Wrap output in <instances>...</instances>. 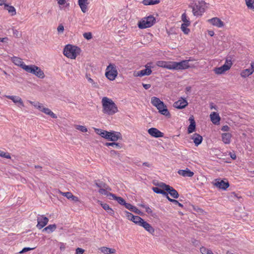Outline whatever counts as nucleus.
Here are the masks:
<instances>
[{"mask_svg":"<svg viewBox=\"0 0 254 254\" xmlns=\"http://www.w3.org/2000/svg\"><path fill=\"white\" fill-rule=\"evenodd\" d=\"M103 112L109 115H113L118 111L115 103L110 99L104 97L102 100Z\"/></svg>","mask_w":254,"mask_h":254,"instance_id":"nucleus-1","label":"nucleus"},{"mask_svg":"<svg viewBox=\"0 0 254 254\" xmlns=\"http://www.w3.org/2000/svg\"><path fill=\"white\" fill-rule=\"evenodd\" d=\"M193 2L189 5L192 9L194 16H201L205 12L206 3L203 0H193Z\"/></svg>","mask_w":254,"mask_h":254,"instance_id":"nucleus-2","label":"nucleus"},{"mask_svg":"<svg viewBox=\"0 0 254 254\" xmlns=\"http://www.w3.org/2000/svg\"><path fill=\"white\" fill-rule=\"evenodd\" d=\"M151 103L154 106L157 108L161 114L166 117H170V114L166 105L159 98L155 96L152 97L151 99Z\"/></svg>","mask_w":254,"mask_h":254,"instance_id":"nucleus-3","label":"nucleus"},{"mask_svg":"<svg viewBox=\"0 0 254 254\" xmlns=\"http://www.w3.org/2000/svg\"><path fill=\"white\" fill-rule=\"evenodd\" d=\"M80 51V49L78 47L67 44L64 49L63 54L68 58L75 59L77 54H79Z\"/></svg>","mask_w":254,"mask_h":254,"instance_id":"nucleus-4","label":"nucleus"},{"mask_svg":"<svg viewBox=\"0 0 254 254\" xmlns=\"http://www.w3.org/2000/svg\"><path fill=\"white\" fill-rule=\"evenodd\" d=\"M155 18L152 15H149L144 17L138 23V26L140 29H145L151 27L155 23Z\"/></svg>","mask_w":254,"mask_h":254,"instance_id":"nucleus-5","label":"nucleus"},{"mask_svg":"<svg viewBox=\"0 0 254 254\" xmlns=\"http://www.w3.org/2000/svg\"><path fill=\"white\" fill-rule=\"evenodd\" d=\"M193 61L190 57L188 60H183L179 62H172V70H184L189 68L190 66L189 62Z\"/></svg>","mask_w":254,"mask_h":254,"instance_id":"nucleus-6","label":"nucleus"},{"mask_svg":"<svg viewBox=\"0 0 254 254\" xmlns=\"http://www.w3.org/2000/svg\"><path fill=\"white\" fill-rule=\"evenodd\" d=\"M118 75L116 66L113 64H110L106 69L105 75L110 80H114Z\"/></svg>","mask_w":254,"mask_h":254,"instance_id":"nucleus-7","label":"nucleus"},{"mask_svg":"<svg viewBox=\"0 0 254 254\" xmlns=\"http://www.w3.org/2000/svg\"><path fill=\"white\" fill-rule=\"evenodd\" d=\"M158 186L162 188L164 190L166 191V192L169 193L173 198H178L179 197V194L178 191L173 187L168 185H166L165 183L163 182L158 184Z\"/></svg>","mask_w":254,"mask_h":254,"instance_id":"nucleus-8","label":"nucleus"},{"mask_svg":"<svg viewBox=\"0 0 254 254\" xmlns=\"http://www.w3.org/2000/svg\"><path fill=\"white\" fill-rule=\"evenodd\" d=\"M49 219L44 215H38L37 217V224L36 227L39 229L44 228L48 223Z\"/></svg>","mask_w":254,"mask_h":254,"instance_id":"nucleus-9","label":"nucleus"},{"mask_svg":"<svg viewBox=\"0 0 254 254\" xmlns=\"http://www.w3.org/2000/svg\"><path fill=\"white\" fill-rule=\"evenodd\" d=\"M214 185L219 189L225 190L230 186L228 181H224L220 179H215Z\"/></svg>","mask_w":254,"mask_h":254,"instance_id":"nucleus-10","label":"nucleus"},{"mask_svg":"<svg viewBox=\"0 0 254 254\" xmlns=\"http://www.w3.org/2000/svg\"><path fill=\"white\" fill-rule=\"evenodd\" d=\"M188 105V103L187 100L181 97L179 100L174 103L173 106L177 109H182L187 106Z\"/></svg>","mask_w":254,"mask_h":254,"instance_id":"nucleus-11","label":"nucleus"},{"mask_svg":"<svg viewBox=\"0 0 254 254\" xmlns=\"http://www.w3.org/2000/svg\"><path fill=\"white\" fill-rule=\"evenodd\" d=\"M207 21L213 26L218 28H221L224 26V23L220 18L216 17L208 19Z\"/></svg>","mask_w":254,"mask_h":254,"instance_id":"nucleus-12","label":"nucleus"},{"mask_svg":"<svg viewBox=\"0 0 254 254\" xmlns=\"http://www.w3.org/2000/svg\"><path fill=\"white\" fill-rule=\"evenodd\" d=\"M148 133L152 136L158 138L164 136V133L155 127H151L148 130Z\"/></svg>","mask_w":254,"mask_h":254,"instance_id":"nucleus-13","label":"nucleus"},{"mask_svg":"<svg viewBox=\"0 0 254 254\" xmlns=\"http://www.w3.org/2000/svg\"><path fill=\"white\" fill-rule=\"evenodd\" d=\"M6 97L7 99L11 100L19 107L21 108V107H23L24 106L21 98L19 96H13V95H11V96L7 95V96H6Z\"/></svg>","mask_w":254,"mask_h":254,"instance_id":"nucleus-14","label":"nucleus"},{"mask_svg":"<svg viewBox=\"0 0 254 254\" xmlns=\"http://www.w3.org/2000/svg\"><path fill=\"white\" fill-rule=\"evenodd\" d=\"M145 67V69L137 71L136 76L141 77L150 75L152 73L151 67L147 64Z\"/></svg>","mask_w":254,"mask_h":254,"instance_id":"nucleus-15","label":"nucleus"},{"mask_svg":"<svg viewBox=\"0 0 254 254\" xmlns=\"http://www.w3.org/2000/svg\"><path fill=\"white\" fill-rule=\"evenodd\" d=\"M231 67V64H224L223 65L219 67H216L214 69V71L216 74H221L223 73L224 72L226 71L227 70H229Z\"/></svg>","mask_w":254,"mask_h":254,"instance_id":"nucleus-16","label":"nucleus"},{"mask_svg":"<svg viewBox=\"0 0 254 254\" xmlns=\"http://www.w3.org/2000/svg\"><path fill=\"white\" fill-rule=\"evenodd\" d=\"M122 139V136L120 132L111 131V135H110L108 140L116 141Z\"/></svg>","mask_w":254,"mask_h":254,"instance_id":"nucleus-17","label":"nucleus"},{"mask_svg":"<svg viewBox=\"0 0 254 254\" xmlns=\"http://www.w3.org/2000/svg\"><path fill=\"white\" fill-rule=\"evenodd\" d=\"M189 120L190 121V124L188 127V133H191L195 130L196 124L194 118L192 116L190 117Z\"/></svg>","mask_w":254,"mask_h":254,"instance_id":"nucleus-18","label":"nucleus"},{"mask_svg":"<svg viewBox=\"0 0 254 254\" xmlns=\"http://www.w3.org/2000/svg\"><path fill=\"white\" fill-rule=\"evenodd\" d=\"M172 62H167V61H159L157 62V65L165 68L168 69L172 70V65L171 64Z\"/></svg>","mask_w":254,"mask_h":254,"instance_id":"nucleus-19","label":"nucleus"},{"mask_svg":"<svg viewBox=\"0 0 254 254\" xmlns=\"http://www.w3.org/2000/svg\"><path fill=\"white\" fill-rule=\"evenodd\" d=\"M191 138L193 140L195 145L196 146L200 144L203 140L202 137L197 133H194L191 136Z\"/></svg>","mask_w":254,"mask_h":254,"instance_id":"nucleus-20","label":"nucleus"},{"mask_svg":"<svg viewBox=\"0 0 254 254\" xmlns=\"http://www.w3.org/2000/svg\"><path fill=\"white\" fill-rule=\"evenodd\" d=\"M140 226L143 227L146 231L150 234H153L154 232L153 227L144 220L142 222L141 224H140Z\"/></svg>","mask_w":254,"mask_h":254,"instance_id":"nucleus-21","label":"nucleus"},{"mask_svg":"<svg viewBox=\"0 0 254 254\" xmlns=\"http://www.w3.org/2000/svg\"><path fill=\"white\" fill-rule=\"evenodd\" d=\"M178 173L184 177H191L194 175V173L188 168L186 170H179Z\"/></svg>","mask_w":254,"mask_h":254,"instance_id":"nucleus-22","label":"nucleus"},{"mask_svg":"<svg viewBox=\"0 0 254 254\" xmlns=\"http://www.w3.org/2000/svg\"><path fill=\"white\" fill-rule=\"evenodd\" d=\"M210 117L211 122L214 125H218L219 124L220 117L218 113L216 112H212L210 114Z\"/></svg>","mask_w":254,"mask_h":254,"instance_id":"nucleus-23","label":"nucleus"},{"mask_svg":"<svg viewBox=\"0 0 254 254\" xmlns=\"http://www.w3.org/2000/svg\"><path fill=\"white\" fill-rule=\"evenodd\" d=\"M98 203L101 205L102 208L105 210L109 214L113 215L114 214V211L111 208L110 206L107 203H104L102 201L99 200Z\"/></svg>","mask_w":254,"mask_h":254,"instance_id":"nucleus-24","label":"nucleus"},{"mask_svg":"<svg viewBox=\"0 0 254 254\" xmlns=\"http://www.w3.org/2000/svg\"><path fill=\"white\" fill-rule=\"evenodd\" d=\"M34 72H32V73L36 75L39 78H43L45 77V74L44 72L41 69L40 67L37 66L34 67Z\"/></svg>","mask_w":254,"mask_h":254,"instance_id":"nucleus-25","label":"nucleus"},{"mask_svg":"<svg viewBox=\"0 0 254 254\" xmlns=\"http://www.w3.org/2000/svg\"><path fill=\"white\" fill-rule=\"evenodd\" d=\"M222 140L224 143L229 144L231 142L232 134L230 133H223L221 134Z\"/></svg>","mask_w":254,"mask_h":254,"instance_id":"nucleus-26","label":"nucleus"},{"mask_svg":"<svg viewBox=\"0 0 254 254\" xmlns=\"http://www.w3.org/2000/svg\"><path fill=\"white\" fill-rule=\"evenodd\" d=\"M78 3L81 11L85 13L87 10L88 0H78Z\"/></svg>","mask_w":254,"mask_h":254,"instance_id":"nucleus-27","label":"nucleus"},{"mask_svg":"<svg viewBox=\"0 0 254 254\" xmlns=\"http://www.w3.org/2000/svg\"><path fill=\"white\" fill-rule=\"evenodd\" d=\"M57 228V225L55 224H50L47 226L46 227L44 228L42 230V232H46L48 234H50L51 233H52L54 232Z\"/></svg>","mask_w":254,"mask_h":254,"instance_id":"nucleus-28","label":"nucleus"},{"mask_svg":"<svg viewBox=\"0 0 254 254\" xmlns=\"http://www.w3.org/2000/svg\"><path fill=\"white\" fill-rule=\"evenodd\" d=\"M101 252L105 254H115L116 250L114 249L109 248L106 247H101L100 249Z\"/></svg>","mask_w":254,"mask_h":254,"instance_id":"nucleus-29","label":"nucleus"},{"mask_svg":"<svg viewBox=\"0 0 254 254\" xmlns=\"http://www.w3.org/2000/svg\"><path fill=\"white\" fill-rule=\"evenodd\" d=\"M94 184L97 187H98L100 189L105 188V189H107L108 188V186H107V185L106 184H105V183H104L103 182H102L99 180H95Z\"/></svg>","mask_w":254,"mask_h":254,"instance_id":"nucleus-30","label":"nucleus"},{"mask_svg":"<svg viewBox=\"0 0 254 254\" xmlns=\"http://www.w3.org/2000/svg\"><path fill=\"white\" fill-rule=\"evenodd\" d=\"M42 112L44 113L45 114L49 115L51 117H52L53 119H56L57 118V115L54 114L50 109L44 107V108H42Z\"/></svg>","mask_w":254,"mask_h":254,"instance_id":"nucleus-31","label":"nucleus"},{"mask_svg":"<svg viewBox=\"0 0 254 254\" xmlns=\"http://www.w3.org/2000/svg\"><path fill=\"white\" fill-rule=\"evenodd\" d=\"M109 199L116 200L121 205H124L126 202V200L123 197L117 196L115 194L113 195L112 198L109 197Z\"/></svg>","mask_w":254,"mask_h":254,"instance_id":"nucleus-32","label":"nucleus"},{"mask_svg":"<svg viewBox=\"0 0 254 254\" xmlns=\"http://www.w3.org/2000/svg\"><path fill=\"white\" fill-rule=\"evenodd\" d=\"M35 66V65H27L25 64V63L23 64H22L21 68L24 69L26 71L29 73H32V72H34V67Z\"/></svg>","mask_w":254,"mask_h":254,"instance_id":"nucleus-33","label":"nucleus"},{"mask_svg":"<svg viewBox=\"0 0 254 254\" xmlns=\"http://www.w3.org/2000/svg\"><path fill=\"white\" fill-rule=\"evenodd\" d=\"M4 9L8 11V12L11 15H14L16 14V10L15 8L11 5H9L8 4H5Z\"/></svg>","mask_w":254,"mask_h":254,"instance_id":"nucleus-34","label":"nucleus"},{"mask_svg":"<svg viewBox=\"0 0 254 254\" xmlns=\"http://www.w3.org/2000/svg\"><path fill=\"white\" fill-rule=\"evenodd\" d=\"M160 0H143L142 3L145 5H154L159 3Z\"/></svg>","mask_w":254,"mask_h":254,"instance_id":"nucleus-35","label":"nucleus"},{"mask_svg":"<svg viewBox=\"0 0 254 254\" xmlns=\"http://www.w3.org/2000/svg\"><path fill=\"white\" fill-rule=\"evenodd\" d=\"M106 189L103 188V189H100L98 190V192L102 194L105 195L107 196L109 198L111 197L112 198L113 195L114 194V193L108 192L106 190Z\"/></svg>","mask_w":254,"mask_h":254,"instance_id":"nucleus-36","label":"nucleus"},{"mask_svg":"<svg viewBox=\"0 0 254 254\" xmlns=\"http://www.w3.org/2000/svg\"><path fill=\"white\" fill-rule=\"evenodd\" d=\"M152 190L156 193L162 194L165 196H167L168 193L165 192L164 190H161L159 187H153Z\"/></svg>","mask_w":254,"mask_h":254,"instance_id":"nucleus-37","label":"nucleus"},{"mask_svg":"<svg viewBox=\"0 0 254 254\" xmlns=\"http://www.w3.org/2000/svg\"><path fill=\"white\" fill-rule=\"evenodd\" d=\"M13 62L15 65L22 67V64H23L24 63L22 61L21 59L16 57H13L12 59Z\"/></svg>","mask_w":254,"mask_h":254,"instance_id":"nucleus-38","label":"nucleus"},{"mask_svg":"<svg viewBox=\"0 0 254 254\" xmlns=\"http://www.w3.org/2000/svg\"><path fill=\"white\" fill-rule=\"evenodd\" d=\"M144 220L142 218L138 216H134L132 217L131 221L134 222L135 224L140 226L142 222Z\"/></svg>","mask_w":254,"mask_h":254,"instance_id":"nucleus-39","label":"nucleus"},{"mask_svg":"<svg viewBox=\"0 0 254 254\" xmlns=\"http://www.w3.org/2000/svg\"><path fill=\"white\" fill-rule=\"evenodd\" d=\"M253 73V70L252 69H250V68H247L243 70L242 71L241 75L242 77H246L251 75Z\"/></svg>","mask_w":254,"mask_h":254,"instance_id":"nucleus-40","label":"nucleus"},{"mask_svg":"<svg viewBox=\"0 0 254 254\" xmlns=\"http://www.w3.org/2000/svg\"><path fill=\"white\" fill-rule=\"evenodd\" d=\"M189 26L188 23H183L181 25V29L185 34H188L190 32V29L187 28Z\"/></svg>","mask_w":254,"mask_h":254,"instance_id":"nucleus-41","label":"nucleus"},{"mask_svg":"<svg viewBox=\"0 0 254 254\" xmlns=\"http://www.w3.org/2000/svg\"><path fill=\"white\" fill-rule=\"evenodd\" d=\"M105 145L106 146H111L113 147L116 148H121L122 147V144L119 143L117 142H106Z\"/></svg>","mask_w":254,"mask_h":254,"instance_id":"nucleus-42","label":"nucleus"},{"mask_svg":"<svg viewBox=\"0 0 254 254\" xmlns=\"http://www.w3.org/2000/svg\"><path fill=\"white\" fill-rule=\"evenodd\" d=\"M166 197L169 201L172 202L173 204L175 205H178L181 207H183V205L182 203H180L178 200L175 199L170 198L169 196H168V194H167V196H166Z\"/></svg>","mask_w":254,"mask_h":254,"instance_id":"nucleus-43","label":"nucleus"},{"mask_svg":"<svg viewBox=\"0 0 254 254\" xmlns=\"http://www.w3.org/2000/svg\"><path fill=\"white\" fill-rule=\"evenodd\" d=\"M95 131L97 134L100 135L101 137L104 138L106 136L105 132H107V130H103L100 128L95 129Z\"/></svg>","mask_w":254,"mask_h":254,"instance_id":"nucleus-44","label":"nucleus"},{"mask_svg":"<svg viewBox=\"0 0 254 254\" xmlns=\"http://www.w3.org/2000/svg\"><path fill=\"white\" fill-rule=\"evenodd\" d=\"M182 20L183 21V23H188L189 25H190V22L189 19L187 18V14L185 12L182 15Z\"/></svg>","mask_w":254,"mask_h":254,"instance_id":"nucleus-45","label":"nucleus"},{"mask_svg":"<svg viewBox=\"0 0 254 254\" xmlns=\"http://www.w3.org/2000/svg\"><path fill=\"white\" fill-rule=\"evenodd\" d=\"M0 156L7 158V159H10V155L9 153H6L5 152L1 151L0 150Z\"/></svg>","mask_w":254,"mask_h":254,"instance_id":"nucleus-46","label":"nucleus"},{"mask_svg":"<svg viewBox=\"0 0 254 254\" xmlns=\"http://www.w3.org/2000/svg\"><path fill=\"white\" fill-rule=\"evenodd\" d=\"M76 129H77L83 132H85L87 131V128L85 126H80V125L76 126Z\"/></svg>","mask_w":254,"mask_h":254,"instance_id":"nucleus-47","label":"nucleus"},{"mask_svg":"<svg viewBox=\"0 0 254 254\" xmlns=\"http://www.w3.org/2000/svg\"><path fill=\"white\" fill-rule=\"evenodd\" d=\"M124 212L126 217L128 220L131 221L132 219V217H133L134 215L132 213L128 212L127 211H126V210Z\"/></svg>","mask_w":254,"mask_h":254,"instance_id":"nucleus-48","label":"nucleus"},{"mask_svg":"<svg viewBox=\"0 0 254 254\" xmlns=\"http://www.w3.org/2000/svg\"><path fill=\"white\" fill-rule=\"evenodd\" d=\"M83 36L87 40H90L92 38V35L91 32H85L83 33Z\"/></svg>","mask_w":254,"mask_h":254,"instance_id":"nucleus-49","label":"nucleus"},{"mask_svg":"<svg viewBox=\"0 0 254 254\" xmlns=\"http://www.w3.org/2000/svg\"><path fill=\"white\" fill-rule=\"evenodd\" d=\"M12 31L13 36L16 38H19L22 36V34L17 30L12 28Z\"/></svg>","mask_w":254,"mask_h":254,"instance_id":"nucleus-50","label":"nucleus"},{"mask_svg":"<svg viewBox=\"0 0 254 254\" xmlns=\"http://www.w3.org/2000/svg\"><path fill=\"white\" fill-rule=\"evenodd\" d=\"M34 106L35 108L39 109L40 111L42 112V108H44L43 105L39 102H37L34 104Z\"/></svg>","mask_w":254,"mask_h":254,"instance_id":"nucleus-51","label":"nucleus"},{"mask_svg":"<svg viewBox=\"0 0 254 254\" xmlns=\"http://www.w3.org/2000/svg\"><path fill=\"white\" fill-rule=\"evenodd\" d=\"M124 206H125V207L128 209L129 210H130V211H131V210L132 209V207L133 206V205H132V204H131L130 203H127V202H125V204H124Z\"/></svg>","mask_w":254,"mask_h":254,"instance_id":"nucleus-52","label":"nucleus"},{"mask_svg":"<svg viewBox=\"0 0 254 254\" xmlns=\"http://www.w3.org/2000/svg\"><path fill=\"white\" fill-rule=\"evenodd\" d=\"M131 212H134L137 214H142V212L139 210L138 208H137L135 206H133L132 207V209L131 211Z\"/></svg>","mask_w":254,"mask_h":254,"instance_id":"nucleus-53","label":"nucleus"},{"mask_svg":"<svg viewBox=\"0 0 254 254\" xmlns=\"http://www.w3.org/2000/svg\"><path fill=\"white\" fill-rule=\"evenodd\" d=\"M33 249H34V248H29V247H25L19 252V253L23 254L28 251L33 250Z\"/></svg>","mask_w":254,"mask_h":254,"instance_id":"nucleus-54","label":"nucleus"},{"mask_svg":"<svg viewBox=\"0 0 254 254\" xmlns=\"http://www.w3.org/2000/svg\"><path fill=\"white\" fill-rule=\"evenodd\" d=\"M209 249H206V248L202 247L200 248V251L202 254H206Z\"/></svg>","mask_w":254,"mask_h":254,"instance_id":"nucleus-55","label":"nucleus"},{"mask_svg":"<svg viewBox=\"0 0 254 254\" xmlns=\"http://www.w3.org/2000/svg\"><path fill=\"white\" fill-rule=\"evenodd\" d=\"M230 129V127L227 125L223 126L221 128V130L223 131H228Z\"/></svg>","mask_w":254,"mask_h":254,"instance_id":"nucleus-56","label":"nucleus"},{"mask_svg":"<svg viewBox=\"0 0 254 254\" xmlns=\"http://www.w3.org/2000/svg\"><path fill=\"white\" fill-rule=\"evenodd\" d=\"M229 155H230V157L233 160H236V155L234 151L230 152Z\"/></svg>","mask_w":254,"mask_h":254,"instance_id":"nucleus-57","label":"nucleus"},{"mask_svg":"<svg viewBox=\"0 0 254 254\" xmlns=\"http://www.w3.org/2000/svg\"><path fill=\"white\" fill-rule=\"evenodd\" d=\"M84 252V250L78 248L76 249V254H83Z\"/></svg>","mask_w":254,"mask_h":254,"instance_id":"nucleus-58","label":"nucleus"},{"mask_svg":"<svg viewBox=\"0 0 254 254\" xmlns=\"http://www.w3.org/2000/svg\"><path fill=\"white\" fill-rule=\"evenodd\" d=\"M58 31L59 32H63L64 30V27L62 24H60L59 25L57 28Z\"/></svg>","mask_w":254,"mask_h":254,"instance_id":"nucleus-59","label":"nucleus"},{"mask_svg":"<svg viewBox=\"0 0 254 254\" xmlns=\"http://www.w3.org/2000/svg\"><path fill=\"white\" fill-rule=\"evenodd\" d=\"M145 209L146 212L148 214H152V211L151 209L149 207V206L147 205L145 207Z\"/></svg>","mask_w":254,"mask_h":254,"instance_id":"nucleus-60","label":"nucleus"},{"mask_svg":"<svg viewBox=\"0 0 254 254\" xmlns=\"http://www.w3.org/2000/svg\"><path fill=\"white\" fill-rule=\"evenodd\" d=\"M142 85L143 88L146 90L149 89L151 86V84H145L143 83H142Z\"/></svg>","mask_w":254,"mask_h":254,"instance_id":"nucleus-61","label":"nucleus"},{"mask_svg":"<svg viewBox=\"0 0 254 254\" xmlns=\"http://www.w3.org/2000/svg\"><path fill=\"white\" fill-rule=\"evenodd\" d=\"M8 41L7 37L0 38V42L2 43H7Z\"/></svg>","mask_w":254,"mask_h":254,"instance_id":"nucleus-62","label":"nucleus"},{"mask_svg":"<svg viewBox=\"0 0 254 254\" xmlns=\"http://www.w3.org/2000/svg\"><path fill=\"white\" fill-rule=\"evenodd\" d=\"M71 197H73V194L71 192L68 191L66 194V197L67 199H70Z\"/></svg>","mask_w":254,"mask_h":254,"instance_id":"nucleus-63","label":"nucleus"},{"mask_svg":"<svg viewBox=\"0 0 254 254\" xmlns=\"http://www.w3.org/2000/svg\"><path fill=\"white\" fill-rule=\"evenodd\" d=\"M254 3H251L248 5H247V7L248 9H252L254 11Z\"/></svg>","mask_w":254,"mask_h":254,"instance_id":"nucleus-64","label":"nucleus"}]
</instances>
